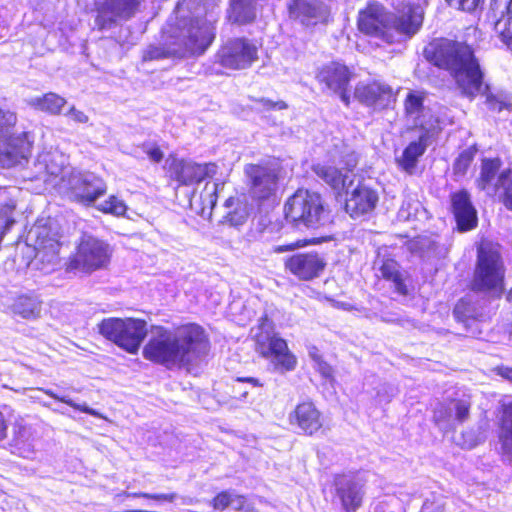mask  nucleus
Wrapping results in <instances>:
<instances>
[{
  "instance_id": "nucleus-1",
  "label": "nucleus",
  "mask_w": 512,
  "mask_h": 512,
  "mask_svg": "<svg viewBox=\"0 0 512 512\" xmlns=\"http://www.w3.org/2000/svg\"><path fill=\"white\" fill-rule=\"evenodd\" d=\"M211 0H180L163 29L164 47L149 46L144 61L201 55L215 39L218 20Z\"/></svg>"
},
{
  "instance_id": "nucleus-2",
  "label": "nucleus",
  "mask_w": 512,
  "mask_h": 512,
  "mask_svg": "<svg viewBox=\"0 0 512 512\" xmlns=\"http://www.w3.org/2000/svg\"><path fill=\"white\" fill-rule=\"evenodd\" d=\"M208 348L205 330L197 324L154 326L143 348V357L167 369H190L206 356Z\"/></svg>"
},
{
  "instance_id": "nucleus-3",
  "label": "nucleus",
  "mask_w": 512,
  "mask_h": 512,
  "mask_svg": "<svg viewBox=\"0 0 512 512\" xmlns=\"http://www.w3.org/2000/svg\"><path fill=\"white\" fill-rule=\"evenodd\" d=\"M424 52L435 66L450 72L464 95L475 97L486 91L480 66L468 45L449 39H435Z\"/></svg>"
},
{
  "instance_id": "nucleus-4",
  "label": "nucleus",
  "mask_w": 512,
  "mask_h": 512,
  "mask_svg": "<svg viewBox=\"0 0 512 512\" xmlns=\"http://www.w3.org/2000/svg\"><path fill=\"white\" fill-rule=\"evenodd\" d=\"M357 165L354 154L349 155L344 167L315 164L313 172L338 193H345V209L352 218L371 213L379 201L378 192L363 180L356 178L353 169Z\"/></svg>"
},
{
  "instance_id": "nucleus-5",
  "label": "nucleus",
  "mask_w": 512,
  "mask_h": 512,
  "mask_svg": "<svg viewBox=\"0 0 512 512\" xmlns=\"http://www.w3.org/2000/svg\"><path fill=\"white\" fill-rule=\"evenodd\" d=\"M285 217L296 226L318 228L329 221L322 197L309 190H297L284 206Z\"/></svg>"
},
{
  "instance_id": "nucleus-6",
  "label": "nucleus",
  "mask_w": 512,
  "mask_h": 512,
  "mask_svg": "<svg viewBox=\"0 0 512 512\" xmlns=\"http://www.w3.org/2000/svg\"><path fill=\"white\" fill-rule=\"evenodd\" d=\"M59 193L72 201L91 205L103 196L107 187L104 181L94 173L68 169L56 183Z\"/></svg>"
},
{
  "instance_id": "nucleus-7",
  "label": "nucleus",
  "mask_w": 512,
  "mask_h": 512,
  "mask_svg": "<svg viewBox=\"0 0 512 512\" xmlns=\"http://www.w3.org/2000/svg\"><path fill=\"white\" fill-rule=\"evenodd\" d=\"M99 333L128 353L135 354L147 335V323L136 318H106L98 325Z\"/></svg>"
},
{
  "instance_id": "nucleus-8",
  "label": "nucleus",
  "mask_w": 512,
  "mask_h": 512,
  "mask_svg": "<svg viewBox=\"0 0 512 512\" xmlns=\"http://www.w3.org/2000/svg\"><path fill=\"white\" fill-rule=\"evenodd\" d=\"M17 121L14 112L0 107V164L13 166L26 159L31 153L28 134L12 132Z\"/></svg>"
},
{
  "instance_id": "nucleus-9",
  "label": "nucleus",
  "mask_w": 512,
  "mask_h": 512,
  "mask_svg": "<svg viewBox=\"0 0 512 512\" xmlns=\"http://www.w3.org/2000/svg\"><path fill=\"white\" fill-rule=\"evenodd\" d=\"M504 266L497 251L481 247L478 250L473 290L498 298L504 291Z\"/></svg>"
},
{
  "instance_id": "nucleus-10",
  "label": "nucleus",
  "mask_w": 512,
  "mask_h": 512,
  "mask_svg": "<svg viewBox=\"0 0 512 512\" xmlns=\"http://www.w3.org/2000/svg\"><path fill=\"white\" fill-rule=\"evenodd\" d=\"M112 253L111 246L105 241L92 235H83L69 261L68 270L90 274L106 269Z\"/></svg>"
},
{
  "instance_id": "nucleus-11",
  "label": "nucleus",
  "mask_w": 512,
  "mask_h": 512,
  "mask_svg": "<svg viewBox=\"0 0 512 512\" xmlns=\"http://www.w3.org/2000/svg\"><path fill=\"white\" fill-rule=\"evenodd\" d=\"M268 328V319H262L261 332L256 335V351L269 360L274 370L281 373L294 370L297 360L290 352L287 342L276 333L269 332Z\"/></svg>"
},
{
  "instance_id": "nucleus-12",
  "label": "nucleus",
  "mask_w": 512,
  "mask_h": 512,
  "mask_svg": "<svg viewBox=\"0 0 512 512\" xmlns=\"http://www.w3.org/2000/svg\"><path fill=\"white\" fill-rule=\"evenodd\" d=\"M393 13L379 3H369L367 7L360 12L358 19V27L361 32L374 37L384 43L392 44L395 36L398 35L397 30H391Z\"/></svg>"
},
{
  "instance_id": "nucleus-13",
  "label": "nucleus",
  "mask_w": 512,
  "mask_h": 512,
  "mask_svg": "<svg viewBox=\"0 0 512 512\" xmlns=\"http://www.w3.org/2000/svg\"><path fill=\"white\" fill-rule=\"evenodd\" d=\"M217 62L224 68L241 70L258 60V47L245 38L227 41L217 52Z\"/></svg>"
},
{
  "instance_id": "nucleus-14",
  "label": "nucleus",
  "mask_w": 512,
  "mask_h": 512,
  "mask_svg": "<svg viewBox=\"0 0 512 512\" xmlns=\"http://www.w3.org/2000/svg\"><path fill=\"white\" fill-rule=\"evenodd\" d=\"M143 0H104L98 4L95 26L98 30H110L128 21L138 12Z\"/></svg>"
},
{
  "instance_id": "nucleus-15",
  "label": "nucleus",
  "mask_w": 512,
  "mask_h": 512,
  "mask_svg": "<svg viewBox=\"0 0 512 512\" xmlns=\"http://www.w3.org/2000/svg\"><path fill=\"white\" fill-rule=\"evenodd\" d=\"M424 20V8L420 4L402 3L397 8V14H393L390 32L397 30L398 35L393 43H399L411 38L421 28Z\"/></svg>"
},
{
  "instance_id": "nucleus-16",
  "label": "nucleus",
  "mask_w": 512,
  "mask_h": 512,
  "mask_svg": "<svg viewBox=\"0 0 512 512\" xmlns=\"http://www.w3.org/2000/svg\"><path fill=\"white\" fill-rule=\"evenodd\" d=\"M169 176L180 185L190 186L213 177L217 173L215 163L198 164L190 160L173 158L168 167Z\"/></svg>"
},
{
  "instance_id": "nucleus-17",
  "label": "nucleus",
  "mask_w": 512,
  "mask_h": 512,
  "mask_svg": "<svg viewBox=\"0 0 512 512\" xmlns=\"http://www.w3.org/2000/svg\"><path fill=\"white\" fill-rule=\"evenodd\" d=\"M245 174L254 198L265 200L275 194L278 185L276 169L268 165L248 164L245 167Z\"/></svg>"
},
{
  "instance_id": "nucleus-18",
  "label": "nucleus",
  "mask_w": 512,
  "mask_h": 512,
  "mask_svg": "<svg viewBox=\"0 0 512 512\" xmlns=\"http://www.w3.org/2000/svg\"><path fill=\"white\" fill-rule=\"evenodd\" d=\"M335 496L345 512H356L362 505L364 481L358 475H338L334 480Z\"/></svg>"
},
{
  "instance_id": "nucleus-19",
  "label": "nucleus",
  "mask_w": 512,
  "mask_h": 512,
  "mask_svg": "<svg viewBox=\"0 0 512 512\" xmlns=\"http://www.w3.org/2000/svg\"><path fill=\"white\" fill-rule=\"evenodd\" d=\"M284 266L298 279L309 281L320 276L326 262L318 253H296L285 260Z\"/></svg>"
},
{
  "instance_id": "nucleus-20",
  "label": "nucleus",
  "mask_w": 512,
  "mask_h": 512,
  "mask_svg": "<svg viewBox=\"0 0 512 512\" xmlns=\"http://www.w3.org/2000/svg\"><path fill=\"white\" fill-rule=\"evenodd\" d=\"M350 69L339 62H331L323 66L317 74V79L320 83L340 95L341 100L348 105L349 95L347 88L352 78Z\"/></svg>"
},
{
  "instance_id": "nucleus-21",
  "label": "nucleus",
  "mask_w": 512,
  "mask_h": 512,
  "mask_svg": "<svg viewBox=\"0 0 512 512\" xmlns=\"http://www.w3.org/2000/svg\"><path fill=\"white\" fill-rule=\"evenodd\" d=\"M287 8L291 18L306 26L324 22L329 15L327 6L320 0H288Z\"/></svg>"
},
{
  "instance_id": "nucleus-22",
  "label": "nucleus",
  "mask_w": 512,
  "mask_h": 512,
  "mask_svg": "<svg viewBox=\"0 0 512 512\" xmlns=\"http://www.w3.org/2000/svg\"><path fill=\"white\" fill-rule=\"evenodd\" d=\"M35 178L48 181L47 177H60L66 173L68 169H73L68 166L67 157L57 151H45L38 155L35 163Z\"/></svg>"
},
{
  "instance_id": "nucleus-23",
  "label": "nucleus",
  "mask_w": 512,
  "mask_h": 512,
  "mask_svg": "<svg viewBox=\"0 0 512 512\" xmlns=\"http://www.w3.org/2000/svg\"><path fill=\"white\" fill-rule=\"evenodd\" d=\"M290 425L306 435L315 434L323 425L321 413L310 401L299 403L288 417Z\"/></svg>"
},
{
  "instance_id": "nucleus-24",
  "label": "nucleus",
  "mask_w": 512,
  "mask_h": 512,
  "mask_svg": "<svg viewBox=\"0 0 512 512\" xmlns=\"http://www.w3.org/2000/svg\"><path fill=\"white\" fill-rule=\"evenodd\" d=\"M354 95L355 98L367 106L383 108L391 101L393 92L387 84L373 81L360 82L355 88Z\"/></svg>"
},
{
  "instance_id": "nucleus-25",
  "label": "nucleus",
  "mask_w": 512,
  "mask_h": 512,
  "mask_svg": "<svg viewBox=\"0 0 512 512\" xmlns=\"http://www.w3.org/2000/svg\"><path fill=\"white\" fill-rule=\"evenodd\" d=\"M451 204L460 231H468L477 226V211L467 191L461 190L452 194Z\"/></svg>"
},
{
  "instance_id": "nucleus-26",
  "label": "nucleus",
  "mask_w": 512,
  "mask_h": 512,
  "mask_svg": "<svg viewBox=\"0 0 512 512\" xmlns=\"http://www.w3.org/2000/svg\"><path fill=\"white\" fill-rule=\"evenodd\" d=\"M453 314L457 321L464 324L467 332L472 336H477L481 333L478 322L484 320L485 315L470 298H462L459 300L454 308Z\"/></svg>"
},
{
  "instance_id": "nucleus-27",
  "label": "nucleus",
  "mask_w": 512,
  "mask_h": 512,
  "mask_svg": "<svg viewBox=\"0 0 512 512\" xmlns=\"http://www.w3.org/2000/svg\"><path fill=\"white\" fill-rule=\"evenodd\" d=\"M471 401L469 396L455 399L446 404H439L434 411V419L437 423L456 420L463 423L469 417Z\"/></svg>"
},
{
  "instance_id": "nucleus-28",
  "label": "nucleus",
  "mask_w": 512,
  "mask_h": 512,
  "mask_svg": "<svg viewBox=\"0 0 512 512\" xmlns=\"http://www.w3.org/2000/svg\"><path fill=\"white\" fill-rule=\"evenodd\" d=\"M494 29L505 40H512V0H492Z\"/></svg>"
},
{
  "instance_id": "nucleus-29",
  "label": "nucleus",
  "mask_w": 512,
  "mask_h": 512,
  "mask_svg": "<svg viewBox=\"0 0 512 512\" xmlns=\"http://www.w3.org/2000/svg\"><path fill=\"white\" fill-rule=\"evenodd\" d=\"M9 445L13 453L23 458H32L34 445L31 428L22 421H16L12 428V438Z\"/></svg>"
},
{
  "instance_id": "nucleus-30",
  "label": "nucleus",
  "mask_w": 512,
  "mask_h": 512,
  "mask_svg": "<svg viewBox=\"0 0 512 512\" xmlns=\"http://www.w3.org/2000/svg\"><path fill=\"white\" fill-rule=\"evenodd\" d=\"M225 207L228 209L225 220L233 227L242 226L250 215V205L246 196L229 197L225 201Z\"/></svg>"
},
{
  "instance_id": "nucleus-31",
  "label": "nucleus",
  "mask_w": 512,
  "mask_h": 512,
  "mask_svg": "<svg viewBox=\"0 0 512 512\" xmlns=\"http://www.w3.org/2000/svg\"><path fill=\"white\" fill-rule=\"evenodd\" d=\"M10 308L14 314L23 319H37L41 314L42 302L34 295L21 294L14 298Z\"/></svg>"
},
{
  "instance_id": "nucleus-32",
  "label": "nucleus",
  "mask_w": 512,
  "mask_h": 512,
  "mask_svg": "<svg viewBox=\"0 0 512 512\" xmlns=\"http://www.w3.org/2000/svg\"><path fill=\"white\" fill-rule=\"evenodd\" d=\"M427 148L426 139L421 136L417 141L411 142L402 152V155L396 159L399 167L413 174L417 166L418 159L425 153Z\"/></svg>"
},
{
  "instance_id": "nucleus-33",
  "label": "nucleus",
  "mask_w": 512,
  "mask_h": 512,
  "mask_svg": "<svg viewBox=\"0 0 512 512\" xmlns=\"http://www.w3.org/2000/svg\"><path fill=\"white\" fill-rule=\"evenodd\" d=\"M502 407L499 438L503 455L512 463V399L504 402Z\"/></svg>"
},
{
  "instance_id": "nucleus-34",
  "label": "nucleus",
  "mask_w": 512,
  "mask_h": 512,
  "mask_svg": "<svg viewBox=\"0 0 512 512\" xmlns=\"http://www.w3.org/2000/svg\"><path fill=\"white\" fill-rule=\"evenodd\" d=\"M501 166V161L498 158L495 159H484L482 161L480 177L477 180L478 187L486 191L488 194L497 193L498 172Z\"/></svg>"
},
{
  "instance_id": "nucleus-35",
  "label": "nucleus",
  "mask_w": 512,
  "mask_h": 512,
  "mask_svg": "<svg viewBox=\"0 0 512 512\" xmlns=\"http://www.w3.org/2000/svg\"><path fill=\"white\" fill-rule=\"evenodd\" d=\"M263 384L258 378L237 377L234 381L233 392L242 401L253 403L251 395H261Z\"/></svg>"
},
{
  "instance_id": "nucleus-36",
  "label": "nucleus",
  "mask_w": 512,
  "mask_h": 512,
  "mask_svg": "<svg viewBox=\"0 0 512 512\" xmlns=\"http://www.w3.org/2000/svg\"><path fill=\"white\" fill-rule=\"evenodd\" d=\"M255 16V0H230V21L245 24L253 21Z\"/></svg>"
},
{
  "instance_id": "nucleus-37",
  "label": "nucleus",
  "mask_w": 512,
  "mask_h": 512,
  "mask_svg": "<svg viewBox=\"0 0 512 512\" xmlns=\"http://www.w3.org/2000/svg\"><path fill=\"white\" fill-rule=\"evenodd\" d=\"M30 105L37 110L51 114L59 115L67 101L60 95L49 92L43 96L34 97L30 100Z\"/></svg>"
},
{
  "instance_id": "nucleus-38",
  "label": "nucleus",
  "mask_w": 512,
  "mask_h": 512,
  "mask_svg": "<svg viewBox=\"0 0 512 512\" xmlns=\"http://www.w3.org/2000/svg\"><path fill=\"white\" fill-rule=\"evenodd\" d=\"M381 276L394 284L395 290L401 295H407L404 274L399 270V265L394 260H386L379 269Z\"/></svg>"
},
{
  "instance_id": "nucleus-39",
  "label": "nucleus",
  "mask_w": 512,
  "mask_h": 512,
  "mask_svg": "<svg viewBox=\"0 0 512 512\" xmlns=\"http://www.w3.org/2000/svg\"><path fill=\"white\" fill-rule=\"evenodd\" d=\"M45 232V229L35 228L30 231V234H35L37 241L35 244L36 257L44 259L46 255V249H48V261L55 262L59 253L60 245L53 239L41 238V235Z\"/></svg>"
},
{
  "instance_id": "nucleus-40",
  "label": "nucleus",
  "mask_w": 512,
  "mask_h": 512,
  "mask_svg": "<svg viewBox=\"0 0 512 512\" xmlns=\"http://www.w3.org/2000/svg\"><path fill=\"white\" fill-rule=\"evenodd\" d=\"M426 216V210L416 198L407 196L402 201L397 217L400 221L418 220Z\"/></svg>"
},
{
  "instance_id": "nucleus-41",
  "label": "nucleus",
  "mask_w": 512,
  "mask_h": 512,
  "mask_svg": "<svg viewBox=\"0 0 512 512\" xmlns=\"http://www.w3.org/2000/svg\"><path fill=\"white\" fill-rule=\"evenodd\" d=\"M495 185L503 204L512 211V171L505 169L500 172Z\"/></svg>"
},
{
  "instance_id": "nucleus-42",
  "label": "nucleus",
  "mask_w": 512,
  "mask_h": 512,
  "mask_svg": "<svg viewBox=\"0 0 512 512\" xmlns=\"http://www.w3.org/2000/svg\"><path fill=\"white\" fill-rule=\"evenodd\" d=\"M242 504V497L224 491L219 493L212 501L215 510L223 511L227 507L238 508Z\"/></svg>"
},
{
  "instance_id": "nucleus-43",
  "label": "nucleus",
  "mask_w": 512,
  "mask_h": 512,
  "mask_svg": "<svg viewBox=\"0 0 512 512\" xmlns=\"http://www.w3.org/2000/svg\"><path fill=\"white\" fill-rule=\"evenodd\" d=\"M224 188V182L221 183H207L204 190L202 191L200 198L205 206H209L211 209L217 203L218 194Z\"/></svg>"
},
{
  "instance_id": "nucleus-44",
  "label": "nucleus",
  "mask_w": 512,
  "mask_h": 512,
  "mask_svg": "<svg viewBox=\"0 0 512 512\" xmlns=\"http://www.w3.org/2000/svg\"><path fill=\"white\" fill-rule=\"evenodd\" d=\"M125 203L115 196L109 197L98 206V209L104 213H110L116 216L124 215L126 212Z\"/></svg>"
},
{
  "instance_id": "nucleus-45",
  "label": "nucleus",
  "mask_w": 512,
  "mask_h": 512,
  "mask_svg": "<svg viewBox=\"0 0 512 512\" xmlns=\"http://www.w3.org/2000/svg\"><path fill=\"white\" fill-rule=\"evenodd\" d=\"M45 393L47 395H49L50 397L73 407L74 409H77L81 412L87 413V414L95 416V417L102 418V415L98 411L90 408L85 403L78 404V403L74 402L71 398L66 397V396H59L58 394L54 393L52 390H46Z\"/></svg>"
},
{
  "instance_id": "nucleus-46",
  "label": "nucleus",
  "mask_w": 512,
  "mask_h": 512,
  "mask_svg": "<svg viewBox=\"0 0 512 512\" xmlns=\"http://www.w3.org/2000/svg\"><path fill=\"white\" fill-rule=\"evenodd\" d=\"M423 108V97L417 93L410 92L405 100V111L407 115L415 120L420 115Z\"/></svg>"
},
{
  "instance_id": "nucleus-47",
  "label": "nucleus",
  "mask_w": 512,
  "mask_h": 512,
  "mask_svg": "<svg viewBox=\"0 0 512 512\" xmlns=\"http://www.w3.org/2000/svg\"><path fill=\"white\" fill-rule=\"evenodd\" d=\"M474 158V152L471 150H464L459 154L454 162V173L457 175H464Z\"/></svg>"
},
{
  "instance_id": "nucleus-48",
  "label": "nucleus",
  "mask_w": 512,
  "mask_h": 512,
  "mask_svg": "<svg viewBox=\"0 0 512 512\" xmlns=\"http://www.w3.org/2000/svg\"><path fill=\"white\" fill-rule=\"evenodd\" d=\"M134 497H142L146 499H151L155 501H163V502H173L177 498L176 493H135L133 494Z\"/></svg>"
},
{
  "instance_id": "nucleus-49",
  "label": "nucleus",
  "mask_w": 512,
  "mask_h": 512,
  "mask_svg": "<svg viewBox=\"0 0 512 512\" xmlns=\"http://www.w3.org/2000/svg\"><path fill=\"white\" fill-rule=\"evenodd\" d=\"M449 6L462 11L471 12L479 5L480 0H445Z\"/></svg>"
},
{
  "instance_id": "nucleus-50",
  "label": "nucleus",
  "mask_w": 512,
  "mask_h": 512,
  "mask_svg": "<svg viewBox=\"0 0 512 512\" xmlns=\"http://www.w3.org/2000/svg\"><path fill=\"white\" fill-rule=\"evenodd\" d=\"M143 151L147 154L149 159L155 163H158L163 159V152L156 144L144 143Z\"/></svg>"
},
{
  "instance_id": "nucleus-51",
  "label": "nucleus",
  "mask_w": 512,
  "mask_h": 512,
  "mask_svg": "<svg viewBox=\"0 0 512 512\" xmlns=\"http://www.w3.org/2000/svg\"><path fill=\"white\" fill-rule=\"evenodd\" d=\"M65 116L79 124H85L89 121V117L83 111L76 109L75 106H71Z\"/></svg>"
},
{
  "instance_id": "nucleus-52",
  "label": "nucleus",
  "mask_w": 512,
  "mask_h": 512,
  "mask_svg": "<svg viewBox=\"0 0 512 512\" xmlns=\"http://www.w3.org/2000/svg\"><path fill=\"white\" fill-rule=\"evenodd\" d=\"M257 102L262 106L263 110H282L287 108L284 101H272L270 99L261 98Z\"/></svg>"
},
{
  "instance_id": "nucleus-53",
  "label": "nucleus",
  "mask_w": 512,
  "mask_h": 512,
  "mask_svg": "<svg viewBox=\"0 0 512 512\" xmlns=\"http://www.w3.org/2000/svg\"><path fill=\"white\" fill-rule=\"evenodd\" d=\"M307 244H308L307 240H298V241H295V242H292V243H289V244H286V245L274 246L273 247V251L275 253H284V252H287V251H293V250H296L298 248L304 247Z\"/></svg>"
},
{
  "instance_id": "nucleus-54",
  "label": "nucleus",
  "mask_w": 512,
  "mask_h": 512,
  "mask_svg": "<svg viewBox=\"0 0 512 512\" xmlns=\"http://www.w3.org/2000/svg\"><path fill=\"white\" fill-rule=\"evenodd\" d=\"M314 367L319 371V373L325 377L329 378L332 376V367L326 363L323 359L314 364Z\"/></svg>"
},
{
  "instance_id": "nucleus-55",
  "label": "nucleus",
  "mask_w": 512,
  "mask_h": 512,
  "mask_svg": "<svg viewBox=\"0 0 512 512\" xmlns=\"http://www.w3.org/2000/svg\"><path fill=\"white\" fill-rule=\"evenodd\" d=\"M496 374L512 383V368L508 366H499L495 369Z\"/></svg>"
},
{
  "instance_id": "nucleus-56",
  "label": "nucleus",
  "mask_w": 512,
  "mask_h": 512,
  "mask_svg": "<svg viewBox=\"0 0 512 512\" xmlns=\"http://www.w3.org/2000/svg\"><path fill=\"white\" fill-rule=\"evenodd\" d=\"M6 437H7V425H6L3 414L0 412V444L6 439Z\"/></svg>"
},
{
  "instance_id": "nucleus-57",
  "label": "nucleus",
  "mask_w": 512,
  "mask_h": 512,
  "mask_svg": "<svg viewBox=\"0 0 512 512\" xmlns=\"http://www.w3.org/2000/svg\"><path fill=\"white\" fill-rule=\"evenodd\" d=\"M309 356L313 360L314 364L322 359L318 349L314 346L309 349Z\"/></svg>"
},
{
  "instance_id": "nucleus-58",
  "label": "nucleus",
  "mask_w": 512,
  "mask_h": 512,
  "mask_svg": "<svg viewBox=\"0 0 512 512\" xmlns=\"http://www.w3.org/2000/svg\"><path fill=\"white\" fill-rule=\"evenodd\" d=\"M507 300L512 304V289L509 291L507 295Z\"/></svg>"
}]
</instances>
